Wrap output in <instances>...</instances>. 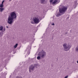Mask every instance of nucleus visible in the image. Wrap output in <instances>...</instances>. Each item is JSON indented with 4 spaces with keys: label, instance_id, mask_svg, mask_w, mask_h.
Listing matches in <instances>:
<instances>
[{
    "label": "nucleus",
    "instance_id": "1",
    "mask_svg": "<svg viewBox=\"0 0 78 78\" xmlns=\"http://www.w3.org/2000/svg\"><path fill=\"white\" fill-rule=\"evenodd\" d=\"M16 18H17V15L16 12H11L7 19V23L10 25H12V23L14 22V19H16Z\"/></svg>",
    "mask_w": 78,
    "mask_h": 78
},
{
    "label": "nucleus",
    "instance_id": "2",
    "mask_svg": "<svg viewBox=\"0 0 78 78\" xmlns=\"http://www.w3.org/2000/svg\"><path fill=\"white\" fill-rule=\"evenodd\" d=\"M67 7L62 6V8L59 9V12H57L55 15L56 17H59V16H61L62 14H64L65 12L67 11Z\"/></svg>",
    "mask_w": 78,
    "mask_h": 78
},
{
    "label": "nucleus",
    "instance_id": "3",
    "mask_svg": "<svg viewBox=\"0 0 78 78\" xmlns=\"http://www.w3.org/2000/svg\"><path fill=\"white\" fill-rule=\"evenodd\" d=\"M38 55L37 59L38 60H40L41 58H44L47 56V53L44 51H42L38 53Z\"/></svg>",
    "mask_w": 78,
    "mask_h": 78
},
{
    "label": "nucleus",
    "instance_id": "4",
    "mask_svg": "<svg viewBox=\"0 0 78 78\" xmlns=\"http://www.w3.org/2000/svg\"><path fill=\"white\" fill-rule=\"evenodd\" d=\"M33 20H31L30 23L32 24L35 23H38L40 22V20H42V18H39V16H35L32 19Z\"/></svg>",
    "mask_w": 78,
    "mask_h": 78
},
{
    "label": "nucleus",
    "instance_id": "5",
    "mask_svg": "<svg viewBox=\"0 0 78 78\" xmlns=\"http://www.w3.org/2000/svg\"><path fill=\"white\" fill-rule=\"evenodd\" d=\"M63 47L64 48V51H69L70 48H71V46L69 44L64 43L63 44Z\"/></svg>",
    "mask_w": 78,
    "mask_h": 78
},
{
    "label": "nucleus",
    "instance_id": "6",
    "mask_svg": "<svg viewBox=\"0 0 78 78\" xmlns=\"http://www.w3.org/2000/svg\"><path fill=\"white\" fill-rule=\"evenodd\" d=\"M30 50H31V46H28L26 50V52L27 53V55H29L30 53Z\"/></svg>",
    "mask_w": 78,
    "mask_h": 78
},
{
    "label": "nucleus",
    "instance_id": "7",
    "mask_svg": "<svg viewBox=\"0 0 78 78\" xmlns=\"http://www.w3.org/2000/svg\"><path fill=\"white\" fill-rule=\"evenodd\" d=\"M29 69L30 72H31L32 71H34V70L35 69V67L33 65L30 66Z\"/></svg>",
    "mask_w": 78,
    "mask_h": 78
},
{
    "label": "nucleus",
    "instance_id": "8",
    "mask_svg": "<svg viewBox=\"0 0 78 78\" xmlns=\"http://www.w3.org/2000/svg\"><path fill=\"white\" fill-rule=\"evenodd\" d=\"M59 3V1L58 0H54V1L52 2V4L53 5H56V4Z\"/></svg>",
    "mask_w": 78,
    "mask_h": 78
},
{
    "label": "nucleus",
    "instance_id": "9",
    "mask_svg": "<svg viewBox=\"0 0 78 78\" xmlns=\"http://www.w3.org/2000/svg\"><path fill=\"white\" fill-rule=\"evenodd\" d=\"M2 30L3 31H5L6 30L5 27L3 28V27L2 26H0V31H2Z\"/></svg>",
    "mask_w": 78,
    "mask_h": 78
},
{
    "label": "nucleus",
    "instance_id": "10",
    "mask_svg": "<svg viewBox=\"0 0 78 78\" xmlns=\"http://www.w3.org/2000/svg\"><path fill=\"white\" fill-rule=\"evenodd\" d=\"M5 10V8H4L0 7V12H3V10Z\"/></svg>",
    "mask_w": 78,
    "mask_h": 78
},
{
    "label": "nucleus",
    "instance_id": "11",
    "mask_svg": "<svg viewBox=\"0 0 78 78\" xmlns=\"http://www.w3.org/2000/svg\"><path fill=\"white\" fill-rule=\"evenodd\" d=\"M45 2V0H40V2L41 4H43L44 3V2Z\"/></svg>",
    "mask_w": 78,
    "mask_h": 78
},
{
    "label": "nucleus",
    "instance_id": "12",
    "mask_svg": "<svg viewBox=\"0 0 78 78\" xmlns=\"http://www.w3.org/2000/svg\"><path fill=\"white\" fill-rule=\"evenodd\" d=\"M34 66L35 67H39L40 66V65L37 64H34Z\"/></svg>",
    "mask_w": 78,
    "mask_h": 78
},
{
    "label": "nucleus",
    "instance_id": "13",
    "mask_svg": "<svg viewBox=\"0 0 78 78\" xmlns=\"http://www.w3.org/2000/svg\"><path fill=\"white\" fill-rule=\"evenodd\" d=\"M17 45H18V44H16V45L14 46V48H16L17 47Z\"/></svg>",
    "mask_w": 78,
    "mask_h": 78
},
{
    "label": "nucleus",
    "instance_id": "14",
    "mask_svg": "<svg viewBox=\"0 0 78 78\" xmlns=\"http://www.w3.org/2000/svg\"><path fill=\"white\" fill-rule=\"evenodd\" d=\"M75 51H78V46L76 47L75 48Z\"/></svg>",
    "mask_w": 78,
    "mask_h": 78
},
{
    "label": "nucleus",
    "instance_id": "15",
    "mask_svg": "<svg viewBox=\"0 0 78 78\" xmlns=\"http://www.w3.org/2000/svg\"><path fill=\"white\" fill-rule=\"evenodd\" d=\"M3 4H0V7H1V8H3Z\"/></svg>",
    "mask_w": 78,
    "mask_h": 78
},
{
    "label": "nucleus",
    "instance_id": "16",
    "mask_svg": "<svg viewBox=\"0 0 78 78\" xmlns=\"http://www.w3.org/2000/svg\"><path fill=\"white\" fill-rule=\"evenodd\" d=\"M74 3L76 5V4H77V1H75L74 2Z\"/></svg>",
    "mask_w": 78,
    "mask_h": 78
},
{
    "label": "nucleus",
    "instance_id": "17",
    "mask_svg": "<svg viewBox=\"0 0 78 78\" xmlns=\"http://www.w3.org/2000/svg\"><path fill=\"white\" fill-rule=\"evenodd\" d=\"M53 0H50V3H52V2H53Z\"/></svg>",
    "mask_w": 78,
    "mask_h": 78
},
{
    "label": "nucleus",
    "instance_id": "18",
    "mask_svg": "<svg viewBox=\"0 0 78 78\" xmlns=\"http://www.w3.org/2000/svg\"><path fill=\"white\" fill-rule=\"evenodd\" d=\"M4 2H5V0H4L3 1H2V4H3V3H4Z\"/></svg>",
    "mask_w": 78,
    "mask_h": 78
},
{
    "label": "nucleus",
    "instance_id": "19",
    "mask_svg": "<svg viewBox=\"0 0 78 78\" xmlns=\"http://www.w3.org/2000/svg\"><path fill=\"white\" fill-rule=\"evenodd\" d=\"M68 76H67L64 78H68Z\"/></svg>",
    "mask_w": 78,
    "mask_h": 78
},
{
    "label": "nucleus",
    "instance_id": "20",
    "mask_svg": "<svg viewBox=\"0 0 78 78\" xmlns=\"http://www.w3.org/2000/svg\"><path fill=\"white\" fill-rule=\"evenodd\" d=\"M51 25H55V23H53L51 24Z\"/></svg>",
    "mask_w": 78,
    "mask_h": 78
},
{
    "label": "nucleus",
    "instance_id": "21",
    "mask_svg": "<svg viewBox=\"0 0 78 78\" xmlns=\"http://www.w3.org/2000/svg\"><path fill=\"white\" fill-rule=\"evenodd\" d=\"M6 27L7 28H9L8 26H6Z\"/></svg>",
    "mask_w": 78,
    "mask_h": 78
},
{
    "label": "nucleus",
    "instance_id": "22",
    "mask_svg": "<svg viewBox=\"0 0 78 78\" xmlns=\"http://www.w3.org/2000/svg\"><path fill=\"white\" fill-rule=\"evenodd\" d=\"M70 8L69 9V10H68V12H69V11H70Z\"/></svg>",
    "mask_w": 78,
    "mask_h": 78
},
{
    "label": "nucleus",
    "instance_id": "23",
    "mask_svg": "<svg viewBox=\"0 0 78 78\" xmlns=\"http://www.w3.org/2000/svg\"><path fill=\"white\" fill-rule=\"evenodd\" d=\"M77 63H78V60L77 61Z\"/></svg>",
    "mask_w": 78,
    "mask_h": 78
},
{
    "label": "nucleus",
    "instance_id": "24",
    "mask_svg": "<svg viewBox=\"0 0 78 78\" xmlns=\"http://www.w3.org/2000/svg\"><path fill=\"white\" fill-rule=\"evenodd\" d=\"M71 10H72V9H71Z\"/></svg>",
    "mask_w": 78,
    "mask_h": 78
}]
</instances>
